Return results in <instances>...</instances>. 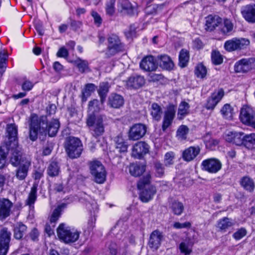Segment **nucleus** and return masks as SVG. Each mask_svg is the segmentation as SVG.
<instances>
[{
    "instance_id": "f257e3e1",
    "label": "nucleus",
    "mask_w": 255,
    "mask_h": 255,
    "mask_svg": "<svg viewBox=\"0 0 255 255\" xmlns=\"http://www.w3.org/2000/svg\"><path fill=\"white\" fill-rule=\"evenodd\" d=\"M59 127L60 123L57 119H53L47 123L46 117L39 118L37 115L33 114L30 116L29 138L32 141L36 140L38 131L42 134H46L47 132L49 136H54Z\"/></svg>"
},
{
    "instance_id": "f03ea898",
    "label": "nucleus",
    "mask_w": 255,
    "mask_h": 255,
    "mask_svg": "<svg viewBox=\"0 0 255 255\" xmlns=\"http://www.w3.org/2000/svg\"><path fill=\"white\" fill-rule=\"evenodd\" d=\"M86 124L91 134L95 138L102 135L105 132L104 116L97 114H88Z\"/></svg>"
},
{
    "instance_id": "7ed1b4c3",
    "label": "nucleus",
    "mask_w": 255,
    "mask_h": 255,
    "mask_svg": "<svg viewBox=\"0 0 255 255\" xmlns=\"http://www.w3.org/2000/svg\"><path fill=\"white\" fill-rule=\"evenodd\" d=\"M57 236L66 244L73 243L79 238L80 232L64 223L60 224L57 229Z\"/></svg>"
},
{
    "instance_id": "20e7f679",
    "label": "nucleus",
    "mask_w": 255,
    "mask_h": 255,
    "mask_svg": "<svg viewBox=\"0 0 255 255\" xmlns=\"http://www.w3.org/2000/svg\"><path fill=\"white\" fill-rule=\"evenodd\" d=\"M107 46L105 54L109 58L125 50L124 44L121 42L119 36L115 34L108 35Z\"/></svg>"
},
{
    "instance_id": "39448f33",
    "label": "nucleus",
    "mask_w": 255,
    "mask_h": 255,
    "mask_svg": "<svg viewBox=\"0 0 255 255\" xmlns=\"http://www.w3.org/2000/svg\"><path fill=\"white\" fill-rule=\"evenodd\" d=\"M65 147L69 157L71 158L79 157L83 151L81 141L75 137H69L67 138Z\"/></svg>"
},
{
    "instance_id": "423d86ee",
    "label": "nucleus",
    "mask_w": 255,
    "mask_h": 255,
    "mask_svg": "<svg viewBox=\"0 0 255 255\" xmlns=\"http://www.w3.org/2000/svg\"><path fill=\"white\" fill-rule=\"evenodd\" d=\"M90 172L94 177V181L99 184L105 182L107 172L104 165L97 160L91 161L90 163Z\"/></svg>"
},
{
    "instance_id": "0eeeda50",
    "label": "nucleus",
    "mask_w": 255,
    "mask_h": 255,
    "mask_svg": "<svg viewBox=\"0 0 255 255\" xmlns=\"http://www.w3.org/2000/svg\"><path fill=\"white\" fill-rule=\"evenodd\" d=\"M250 44V41L244 38H233L224 43L225 49L229 52L240 50L246 48Z\"/></svg>"
},
{
    "instance_id": "6e6552de",
    "label": "nucleus",
    "mask_w": 255,
    "mask_h": 255,
    "mask_svg": "<svg viewBox=\"0 0 255 255\" xmlns=\"http://www.w3.org/2000/svg\"><path fill=\"white\" fill-rule=\"evenodd\" d=\"M240 119L245 125L255 128V117L254 110L249 106H244L241 109Z\"/></svg>"
},
{
    "instance_id": "1a4fd4ad",
    "label": "nucleus",
    "mask_w": 255,
    "mask_h": 255,
    "mask_svg": "<svg viewBox=\"0 0 255 255\" xmlns=\"http://www.w3.org/2000/svg\"><path fill=\"white\" fill-rule=\"evenodd\" d=\"M118 10L123 15L134 16L137 15L138 6L136 4L133 5L128 0H121L118 3Z\"/></svg>"
},
{
    "instance_id": "9d476101",
    "label": "nucleus",
    "mask_w": 255,
    "mask_h": 255,
    "mask_svg": "<svg viewBox=\"0 0 255 255\" xmlns=\"http://www.w3.org/2000/svg\"><path fill=\"white\" fill-rule=\"evenodd\" d=\"M255 68V58H243L234 65V70L237 73H247Z\"/></svg>"
},
{
    "instance_id": "9b49d317",
    "label": "nucleus",
    "mask_w": 255,
    "mask_h": 255,
    "mask_svg": "<svg viewBox=\"0 0 255 255\" xmlns=\"http://www.w3.org/2000/svg\"><path fill=\"white\" fill-rule=\"evenodd\" d=\"M201 169L210 173H216L222 167L220 161L215 158H210L202 161L201 164Z\"/></svg>"
},
{
    "instance_id": "f8f14e48",
    "label": "nucleus",
    "mask_w": 255,
    "mask_h": 255,
    "mask_svg": "<svg viewBox=\"0 0 255 255\" xmlns=\"http://www.w3.org/2000/svg\"><path fill=\"white\" fill-rule=\"evenodd\" d=\"M6 146L7 148V152H11V156L10 158V162L14 167H17L21 163L22 160H27V159L22 158L21 148L18 144L13 146L10 144H4Z\"/></svg>"
},
{
    "instance_id": "ddd939ff",
    "label": "nucleus",
    "mask_w": 255,
    "mask_h": 255,
    "mask_svg": "<svg viewBox=\"0 0 255 255\" xmlns=\"http://www.w3.org/2000/svg\"><path fill=\"white\" fill-rule=\"evenodd\" d=\"M11 232L6 228L0 230V255H6L11 239Z\"/></svg>"
},
{
    "instance_id": "4468645a",
    "label": "nucleus",
    "mask_w": 255,
    "mask_h": 255,
    "mask_svg": "<svg viewBox=\"0 0 255 255\" xmlns=\"http://www.w3.org/2000/svg\"><path fill=\"white\" fill-rule=\"evenodd\" d=\"M224 95V92L222 89L215 91L207 99L204 106L205 108L208 110L213 111Z\"/></svg>"
},
{
    "instance_id": "2eb2a0df",
    "label": "nucleus",
    "mask_w": 255,
    "mask_h": 255,
    "mask_svg": "<svg viewBox=\"0 0 255 255\" xmlns=\"http://www.w3.org/2000/svg\"><path fill=\"white\" fill-rule=\"evenodd\" d=\"M145 83L143 76L134 74L130 76L126 81V86L129 89H138L142 87Z\"/></svg>"
},
{
    "instance_id": "dca6fc26",
    "label": "nucleus",
    "mask_w": 255,
    "mask_h": 255,
    "mask_svg": "<svg viewBox=\"0 0 255 255\" xmlns=\"http://www.w3.org/2000/svg\"><path fill=\"white\" fill-rule=\"evenodd\" d=\"M146 127L141 124L133 125L128 132V138L130 140H136L142 138L145 134Z\"/></svg>"
},
{
    "instance_id": "f3484780",
    "label": "nucleus",
    "mask_w": 255,
    "mask_h": 255,
    "mask_svg": "<svg viewBox=\"0 0 255 255\" xmlns=\"http://www.w3.org/2000/svg\"><path fill=\"white\" fill-rule=\"evenodd\" d=\"M176 111V107L173 105H169L167 107L166 110L164 112L162 129L163 131L171 125L175 117Z\"/></svg>"
},
{
    "instance_id": "a211bd4d",
    "label": "nucleus",
    "mask_w": 255,
    "mask_h": 255,
    "mask_svg": "<svg viewBox=\"0 0 255 255\" xmlns=\"http://www.w3.org/2000/svg\"><path fill=\"white\" fill-rule=\"evenodd\" d=\"M149 146L144 141H138L132 147V156L137 159H141L149 151Z\"/></svg>"
},
{
    "instance_id": "6ab92c4d",
    "label": "nucleus",
    "mask_w": 255,
    "mask_h": 255,
    "mask_svg": "<svg viewBox=\"0 0 255 255\" xmlns=\"http://www.w3.org/2000/svg\"><path fill=\"white\" fill-rule=\"evenodd\" d=\"M205 29L208 31H213L217 28L219 30L222 24V18L218 15L210 14L206 18Z\"/></svg>"
},
{
    "instance_id": "aec40b11",
    "label": "nucleus",
    "mask_w": 255,
    "mask_h": 255,
    "mask_svg": "<svg viewBox=\"0 0 255 255\" xmlns=\"http://www.w3.org/2000/svg\"><path fill=\"white\" fill-rule=\"evenodd\" d=\"M12 203L7 199H0V221H3L11 214Z\"/></svg>"
},
{
    "instance_id": "412c9836",
    "label": "nucleus",
    "mask_w": 255,
    "mask_h": 255,
    "mask_svg": "<svg viewBox=\"0 0 255 255\" xmlns=\"http://www.w3.org/2000/svg\"><path fill=\"white\" fill-rule=\"evenodd\" d=\"M163 239L162 232L158 230L153 231L150 234L148 245L153 250H157L161 245Z\"/></svg>"
},
{
    "instance_id": "4be33fe9",
    "label": "nucleus",
    "mask_w": 255,
    "mask_h": 255,
    "mask_svg": "<svg viewBox=\"0 0 255 255\" xmlns=\"http://www.w3.org/2000/svg\"><path fill=\"white\" fill-rule=\"evenodd\" d=\"M140 68L145 71H153L157 68V64L152 55H148L142 58L140 62Z\"/></svg>"
},
{
    "instance_id": "5701e85b",
    "label": "nucleus",
    "mask_w": 255,
    "mask_h": 255,
    "mask_svg": "<svg viewBox=\"0 0 255 255\" xmlns=\"http://www.w3.org/2000/svg\"><path fill=\"white\" fill-rule=\"evenodd\" d=\"M31 165L29 160H22L21 163L15 170V177L19 180H23L27 176L28 171Z\"/></svg>"
},
{
    "instance_id": "b1692460",
    "label": "nucleus",
    "mask_w": 255,
    "mask_h": 255,
    "mask_svg": "<svg viewBox=\"0 0 255 255\" xmlns=\"http://www.w3.org/2000/svg\"><path fill=\"white\" fill-rule=\"evenodd\" d=\"M241 13L245 19L250 23H255V4H250L241 8Z\"/></svg>"
},
{
    "instance_id": "393cba45",
    "label": "nucleus",
    "mask_w": 255,
    "mask_h": 255,
    "mask_svg": "<svg viewBox=\"0 0 255 255\" xmlns=\"http://www.w3.org/2000/svg\"><path fill=\"white\" fill-rule=\"evenodd\" d=\"M200 148L199 146H191L184 150L182 153V157L184 161L190 162L193 161L200 153Z\"/></svg>"
},
{
    "instance_id": "a878e982",
    "label": "nucleus",
    "mask_w": 255,
    "mask_h": 255,
    "mask_svg": "<svg viewBox=\"0 0 255 255\" xmlns=\"http://www.w3.org/2000/svg\"><path fill=\"white\" fill-rule=\"evenodd\" d=\"M6 131L7 140L5 141L3 144H10V145H13V146L17 145L18 143L17 130L15 125L12 124L7 125Z\"/></svg>"
},
{
    "instance_id": "bb28decb",
    "label": "nucleus",
    "mask_w": 255,
    "mask_h": 255,
    "mask_svg": "<svg viewBox=\"0 0 255 255\" xmlns=\"http://www.w3.org/2000/svg\"><path fill=\"white\" fill-rule=\"evenodd\" d=\"M139 198L143 202H148L151 200L156 193V187L153 185H150L140 189Z\"/></svg>"
},
{
    "instance_id": "cd10ccee",
    "label": "nucleus",
    "mask_w": 255,
    "mask_h": 255,
    "mask_svg": "<svg viewBox=\"0 0 255 255\" xmlns=\"http://www.w3.org/2000/svg\"><path fill=\"white\" fill-rule=\"evenodd\" d=\"M244 133L242 132H229L227 135L226 140L229 142H233L237 145H244Z\"/></svg>"
},
{
    "instance_id": "c85d7f7f",
    "label": "nucleus",
    "mask_w": 255,
    "mask_h": 255,
    "mask_svg": "<svg viewBox=\"0 0 255 255\" xmlns=\"http://www.w3.org/2000/svg\"><path fill=\"white\" fill-rule=\"evenodd\" d=\"M234 28V24L231 19L225 18L222 19V24L220 25L219 31L223 35H230Z\"/></svg>"
},
{
    "instance_id": "c756f323",
    "label": "nucleus",
    "mask_w": 255,
    "mask_h": 255,
    "mask_svg": "<svg viewBox=\"0 0 255 255\" xmlns=\"http://www.w3.org/2000/svg\"><path fill=\"white\" fill-rule=\"evenodd\" d=\"M124 104V98L117 94H112L108 98V105L113 108L118 109Z\"/></svg>"
},
{
    "instance_id": "7c9ffc66",
    "label": "nucleus",
    "mask_w": 255,
    "mask_h": 255,
    "mask_svg": "<svg viewBox=\"0 0 255 255\" xmlns=\"http://www.w3.org/2000/svg\"><path fill=\"white\" fill-rule=\"evenodd\" d=\"M27 227L22 222H17L13 225V237L16 240L22 238L27 231Z\"/></svg>"
},
{
    "instance_id": "2f4dec72",
    "label": "nucleus",
    "mask_w": 255,
    "mask_h": 255,
    "mask_svg": "<svg viewBox=\"0 0 255 255\" xmlns=\"http://www.w3.org/2000/svg\"><path fill=\"white\" fill-rule=\"evenodd\" d=\"M194 245V242L189 238H187L183 240L179 244V250L181 253L184 255H189L192 252V248Z\"/></svg>"
},
{
    "instance_id": "473e14b6",
    "label": "nucleus",
    "mask_w": 255,
    "mask_h": 255,
    "mask_svg": "<svg viewBox=\"0 0 255 255\" xmlns=\"http://www.w3.org/2000/svg\"><path fill=\"white\" fill-rule=\"evenodd\" d=\"M157 59L159 64V66L162 69L167 70H171L174 64L172 60L167 55H161L157 56Z\"/></svg>"
},
{
    "instance_id": "72a5a7b5",
    "label": "nucleus",
    "mask_w": 255,
    "mask_h": 255,
    "mask_svg": "<svg viewBox=\"0 0 255 255\" xmlns=\"http://www.w3.org/2000/svg\"><path fill=\"white\" fill-rule=\"evenodd\" d=\"M145 170V166L141 164L132 163L129 167L130 174L137 177L141 175Z\"/></svg>"
},
{
    "instance_id": "f704fd0d",
    "label": "nucleus",
    "mask_w": 255,
    "mask_h": 255,
    "mask_svg": "<svg viewBox=\"0 0 255 255\" xmlns=\"http://www.w3.org/2000/svg\"><path fill=\"white\" fill-rule=\"evenodd\" d=\"M37 185H33L31 188L28 198L26 200V205L29 206L30 209L34 208V204L37 199Z\"/></svg>"
},
{
    "instance_id": "c9c22d12",
    "label": "nucleus",
    "mask_w": 255,
    "mask_h": 255,
    "mask_svg": "<svg viewBox=\"0 0 255 255\" xmlns=\"http://www.w3.org/2000/svg\"><path fill=\"white\" fill-rule=\"evenodd\" d=\"M103 104L101 101L100 102L97 99L89 102L88 114H96V113H98L102 109Z\"/></svg>"
},
{
    "instance_id": "e433bc0d",
    "label": "nucleus",
    "mask_w": 255,
    "mask_h": 255,
    "mask_svg": "<svg viewBox=\"0 0 255 255\" xmlns=\"http://www.w3.org/2000/svg\"><path fill=\"white\" fill-rule=\"evenodd\" d=\"M66 204L65 203H62L58 205L57 207L53 211L50 218V223L51 224H53V225H52L53 227H54L55 223L60 218L62 210L66 208Z\"/></svg>"
},
{
    "instance_id": "4c0bfd02",
    "label": "nucleus",
    "mask_w": 255,
    "mask_h": 255,
    "mask_svg": "<svg viewBox=\"0 0 255 255\" xmlns=\"http://www.w3.org/2000/svg\"><path fill=\"white\" fill-rule=\"evenodd\" d=\"M150 114L153 120L156 121H160L162 114L161 107L157 103L152 104L150 108Z\"/></svg>"
},
{
    "instance_id": "58836bf2",
    "label": "nucleus",
    "mask_w": 255,
    "mask_h": 255,
    "mask_svg": "<svg viewBox=\"0 0 255 255\" xmlns=\"http://www.w3.org/2000/svg\"><path fill=\"white\" fill-rule=\"evenodd\" d=\"M244 146L250 150L255 149V133L245 134Z\"/></svg>"
},
{
    "instance_id": "ea45409f",
    "label": "nucleus",
    "mask_w": 255,
    "mask_h": 255,
    "mask_svg": "<svg viewBox=\"0 0 255 255\" xmlns=\"http://www.w3.org/2000/svg\"><path fill=\"white\" fill-rule=\"evenodd\" d=\"M116 148L120 153L126 152L128 150V145L122 136L118 135L115 139Z\"/></svg>"
},
{
    "instance_id": "a19ab883",
    "label": "nucleus",
    "mask_w": 255,
    "mask_h": 255,
    "mask_svg": "<svg viewBox=\"0 0 255 255\" xmlns=\"http://www.w3.org/2000/svg\"><path fill=\"white\" fill-rule=\"evenodd\" d=\"M60 171V166L57 162L51 161L49 164L47 172L48 175L50 177H55L59 175Z\"/></svg>"
},
{
    "instance_id": "79ce46f5",
    "label": "nucleus",
    "mask_w": 255,
    "mask_h": 255,
    "mask_svg": "<svg viewBox=\"0 0 255 255\" xmlns=\"http://www.w3.org/2000/svg\"><path fill=\"white\" fill-rule=\"evenodd\" d=\"M109 85L108 82H103L100 83L98 93L100 97V100L102 103H104L105 102L107 94L109 92Z\"/></svg>"
},
{
    "instance_id": "37998d69",
    "label": "nucleus",
    "mask_w": 255,
    "mask_h": 255,
    "mask_svg": "<svg viewBox=\"0 0 255 255\" xmlns=\"http://www.w3.org/2000/svg\"><path fill=\"white\" fill-rule=\"evenodd\" d=\"M190 106L188 103L183 101L179 105L178 110V118L179 120L183 119L186 115L189 114Z\"/></svg>"
},
{
    "instance_id": "c03bdc74",
    "label": "nucleus",
    "mask_w": 255,
    "mask_h": 255,
    "mask_svg": "<svg viewBox=\"0 0 255 255\" xmlns=\"http://www.w3.org/2000/svg\"><path fill=\"white\" fill-rule=\"evenodd\" d=\"M189 60V53L187 50L182 49L179 55V65L183 68L186 67Z\"/></svg>"
},
{
    "instance_id": "a18cd8bd",
    "label": "nucleus",
    "mask_w": 255,
    "mask_h": 255,
    "mask_svg": "<svg viewBox=\"0 0 255 255\" xmlns=\"http://www.w3.org/2000/svg\"><path fill=\"white\" fill-rule=\"evenodd\" d=\"M189 132V129L185 125H181L179 127L176 131V137L180 141L185 140Z\"/></svg>"
},
{
    "instance_id": "49530a36",
    "label": "nucleus",
    "mask_w": 255,
    "mask_h": 255,
    "mask_svg": "<svg viewBox=\"0 0 255 255\" xmlns=\"http://www.w3.org/2000/svg\"><path fill=\"white\" fill-rule=\"evenodd\" d=\"M83 199L85 201V205L87 208L92 212H95L98 209V206L96 201L93 199L90 196L85 194L83 197Z\"/></svg>"
},
{
    "instance_id": "de8ad7c7",
    "label": "nucleus",
    "mask_w": 255,
    "mask_h": 255,
    "mask_svg": "<svg viewBox=\"0 0 255 255\" xmlns=\"http://www.w3.org/2000/svg\"><path fill=\"white\" fill-rule=\"evenodd\" d=\"M234 224L231 219L225 217L218 221L217 227L221 231H226L228 229L233 226Z\"/></svg>"
},
{
    "instance_id": "09e8293b",
    "label": "nucleus",
    "mask_w": 255,
    "mask_h": 255,
    "mask_svg": "<svg viewBox=\"0 0 255 255\" xmlns=\"http://www.w3.org/2000/svg\"><path fill=\"white\" fill-rule=\"evenodd\" d=\"M241 185L245 189L249 192H252L254 190V182L252 179L248 177H244L242 178Z\"/></svg>"
},
{
    "instance_id": "8fccbe9b",
    "label": "nucleus",
    "mask_w": 255,
    "mask_h": 255,
    "mask_svg": "<svg viewBox=\"0 0 255 255\" xmlns=\"http://www.w3.org/2000/svg\"><path fill=\"white\" fill-rule=\"evenodd\" d=\"M233 108L229 104H226L221 109L220 112L223 118L226 119H231L233 116Z\"/></svg>"
},
{
    "instance_id": "3c124183",
    "label": "nucleus",
    "mask_w": 255,
    "mask_h": 255,
    "mask_svg": "<svg viewBox=\"0 0 255 255\" xmlns=\"http://www.w3.org/2000/svg\"><path fill=\"white\" fill-rule=\"evenodd\" d=\"M96 86L92 83H89L85 85L84 90L82 91V101L86 102L87 99L89 97L91 93L95 91Z\"/></svg>"
},
{
    "instance_id": "603ef678",
    "label": "nucleus",
    "mask_w": 255,
    "mask_h": 255,
    "mask_svg": "<svg viewBox=\"0 0 255 255\" xmlns=\"http://www.w3.org/2000/svg\"><path fill=\"white\" fill-rule=\"evenodd\" d=\"M151 176L150 173H146L143 176L137 183V188L138 189H141L148 186L151 182Z\"/></svg>"
},
{
    "instance_id": "864d4df0",
    "label": "nucleus",
    "mask_w": 255,
    "mask_h": 255,
    "mask_svg": "<svg viewBox=\"0 0 255 255\" xmlns=\"http://www.w3.org/2000/svg\"><path fill=\"white\" fill-rule=\"evenodd\" d=\"M7 155V148L4 144L0 146V169L4 168L6 165Z\"/></svg>"
},
{
    "instance_id": "5fc2aeb1",
    "label": "nucleus",
    "mask_w": 255,
    "mask_h": 255,
    "mask_svg": "<svg viewBox=\"0 0 255 255\" xmlns=\"http://www.w3.org/2000/svg\"><path fill=\"white\" fill-rule=\"evenodd\" d=\"M211 60L214 65H218L223 63V58L219 51L213 50L211 53Z\"/></svg>"
},
{
    "instance_id": "6e6d98bb",
    "label": "nucleus",
    "mask_w": 255,
    "mask_h": 255,
    "mask_svg": "<svg viewBox=\"0 0 255 255\" xmlns=\"http://www.w3.org/2000/svg\"><path fill=\"white\" fill-rule=\"evenodd\" d=\"M115 0H110L106 3V14L109 16H113L115 13Z\"/></svg>"
},
{
    "instance_id": "4d7b16f0",
    "label": "nucleus",
    "mask_w": 255,
    "mask_h": 255,
    "mask_svg": "<svg viewBox=\"0 0 255 255\" xmlns=\"http://www.w3.org/2000/svg\"><path fill=\"white\" fill-rule=\"evenodd\" d=\"M207 73L206 68L202 64H198L195 69V74L199 78H203L205 77Z\"/></svg>"
},
{
    "instance_id": "13d9d810",
    "label": "nucleus",
    "mask_w": 255,
    "mask_h": 255,
    "mask_svg": "<svg viewBox=\"0 0 255 255\" xmlns=\"http://www.w3.org/2000/svg\"><path fill=\"white\" fill-rule=\"evenodd\" d=\"M175 153L172 151H169L165 153L164 157V165L169 166L174 163Z\"/></svg>"
},
{
    "instance_id": "bf43d9fd",
    "label": "nucleus",
    "mask_w": 255,
    "mask_h": 255,
    "mask_svg": "<svg viewBox=\"0 0 255 255\" xmlns=\"http://www.w3.org/2000/svg\"><path fill=\"white\" fill-rule=\"evenodd\" d=\"M96 220V219L95 216L89 217L86 225L84 226L83 229L85 232H87L88 233H90L93 231L95 227Z\"/></svg>"
},
{
    "instance_id": "052dcab7",
    "label": "nucleus",
    "mask_w": 255,
    "mask_h": 255,
    "mask_svg": "<svg viewBox=\"0 0 255 255\" xmlns=\"http://www.w3.org/2000/svg\"><path fill=\"white\" fill-rule=\"evenodd\" d=\"M166 5L165 3L161 4H154L152 6H149L147 8V12L148 14H156L159 12Z\"/></svg>"
},
{
    "instance_id": "680f3d73",
    "label": "nucleus",
    "mask_w": 255,
    "mask_h": 255,
    "mask_svg": "<svg viewBox=\"0 0 255 255\" xmlns=\"http://www.w3.org/2000/svg\"><path fill=\"white\" fill-rule=\"evenodd\" d=\"M172 209L173 213L177 215H180L183 212L184 210V206L181 202H174L172 204Z\"/></svg>"
},
{
    "instance_id": "e2e57ef3",
    "label": "nucleus",
    "mask_w": 255,
    "mask_h": 255,
    "mask_svg": "<svg viewBox=\"0 0 255 255\" xmlns=\"http://www.w3.org/2000/svg\"><path fill=\"white\" fill-rule=\"evenodd\" d=\"M155 175L157 177H162L164 174V169L162 164L159 162H156L154 163Z\"/></svg>"
},
{
    "instance_id": "0e129e2a",
    "label": "nucleus",
    "mask_w": 255,
    "mask_h": 255,
    "mask_svg": "<svg viewBox=\"0 0 255 255\" xmlns=\"http://www.w3.org/2000/svg\"><path fill=\"white\" fill-rule=\"evenodd\" d=\"M247 232L245 228H241L238 229L233 235V237L236 240H240L247 235Z\"/></svg>"
},
{
    "instance_id": "69168bd1",
    "label": "nucleus",
    "mask_w": 255,
    "mask_h": 255,
    "mask_svg": "<svg viewBox=\"0 0 255 255\" xmlns=\"http://www.w3.org/2000/svg\"><path fill=\"white\" fill-rule=\"evenodd\" d=\"M77 67L80 72L83 73L88 68V63L87 61L79 59L77 60Z\"/></svg>"
},
{
    "instance_id": "338daca9",
    "label": "nucleus",
    "mask_w": 255,
    "mask_h": 255,
    "mask_svg": "<svg viewBox=\"0 0 255 255\" xmlns=\"http://www.w3.org/2000/svg\"><path fill=\"white\" fill-rule=\"evenodd\" d=\"M206 146L207 148L213 150L218 144V141L213 138H210L205 141Z\"/></svg>"
},
{
    "instance_id": "774afa93",
    "label": "nucleus",
    "mask_w": 255,
    "mask_h": 255,
    "mask_svg": "<svg viewBox=\"0 0 255 255\" xmlns=\"http://www.w3.org/2000/svg\"><path fill=\"white\" fill-rule=\"evenodd\" d=\"M91 15L94 18L95 24L97 26H100L102 22V19L101 16L95 11H92L91 12Z\"/></svg>"
}]
</instances>
